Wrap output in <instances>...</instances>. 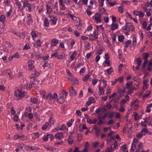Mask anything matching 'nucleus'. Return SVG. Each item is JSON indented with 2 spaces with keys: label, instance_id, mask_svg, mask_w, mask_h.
Here are the masks:
<instances>
[{
  "label": "nucleus",
  "instance_id": "f257e3e1",
  "mask_svg": "<svg viewBox=\"0 0 152 152\" xmlns=\"http://www.w3.org/2000/svg\"><path fill=\"white\" fill-rule=\"evenodd\" d=\"M14 94L17 97H18L19 99H21L24 96V91L19 89L15 91Z\"/></svg>",
  "mask_w": 152,
  "mask_h": 152
},
{
  "label": "nucleus",
  "instance_id": "f03ea898",
  "mask_svg": "<svg viewBox=\"0 0 152 152\" xmlns=\"http://www.w3.org/2000/svg\"><path fill=\"white\" fill-rule=\"evenodd\" d=\"M95 15V19L96 21V23H101L102 19L101 15H100V14H99L98 13H96Z\"/></svg>",
  "mask_w": 152,
  "mask_h": 152
},
{
  "label": "nucleus",
  "instance_id": "7ed1b4c3",
  "mask_svg": "<svg viewBox=\"0 0 152 152\" xmlns=\"http://www.w3.org/2000/svg\"><path fill=\"white\" fill-rule=\"evenodd\" d=\"M34 61L31 60H29L28 61L29 69L31 70L34 68V66L33 65Z\"/></svg>",
  "mask_w": 152,
  "mask_h": 152
},
{
  "label": "nucleus",
  "instance_id": "20e7f679",
  "mask_svg": "<svg viewBox=\"0 0 152 152\" xmlns=\"http://www.w3.org/2000/svg\"><path fill=\"white\" fill-rule=\"evenodd\" d=\"M49 17L50 18V22L51 24L53 25H55L57 21V18L52 16H49Z\"/></svg>",
  "mask_w": 152,
  "mask_h": 152
},
{
  "label": "nucleus",
  "instance_id": "39448f33",
  "mask_svg": "<svg viewBox=\"0 0 152 152\" xmlns=\"http://www.w3.org/2000/svg\"><path fill=\"white\" fill-rule=\"evenodd\" d=\"M99 14H100V15L104 14L106 13V10L104 7H100L99 8Z\"/></svg>",
  "mask_w": 152,
  "mask_h": 152
},
{
  "label": "nucleus",
  "instance_id": "423d86ee",
  "mask_svg": "<svg viewBox=\"0 0 152 152\" xmlns=\"http://www.w3.org/2000/svg\"><path fill=\"white\" fill-rule=\"evenodd\" d=\"M23 7L25 8L26 7H27L28 10L30 12L31 11V5L28 3L24 2L23 3Z\"/></svg>",
  "mask_w": 152,
  "mask_h": 152
},
{
  "label": "nucleus",
  "instance_id": "0eeeda50",
  "mask_svg": "<svg viewBox=\"0 0 152 152\" xmlns=\"http://www.w3.org/2000/svg\"><path fill=\"white\" fill-rule=\"evenodd\" d=\"M51 46H55L57 45V44L58 43V40L56 39H52L51 40Z\"/></svg>",
  "mask_w": 152,
  "mask_h": 152
},
{
  "label": "nucleus",
  "instance_id": "6e6552de",
  "mask_svg": "<svg viewBox=\"0 0 152 152\" xmlns=\"http://www.w3.org/2000/svg\"><path fill=\"white\" fill-rule=\"evenodd\" d=\"M31 15L30 14H29L27 18V22L29 25L33 22L32 19L31 17Z\"/></svg>",
  "mask_w": 152,
  "mask_h": 152
},
{
  "label": "nucleus",
  "instance_id": "1a4fd4ad",
  "mask_svg": "<svg viewBox=\"0 0 152 152\" xmlns=\"http://www.w3.org/2000/svg\"><path fill=\"white\" fill-rule=\"evenodd\" d=\"M69 92L72 95H76L77 92L74 89L73 87H71L69 88Z\"/></svg>",
  "mask_w": 152,
  "mask_h": 152
},
{
  "label": "nucleus",
  "instance_id": "9d476101",
  "mask_svg": "<svg viewBox=\"0 0 152 152\" xmlns=\"http://www.w3.org/2000/svg\"><path fill=\"white\" fill-rule=\"evenodd\" d=\"M150 56V54L148 53H144L143 54V59L145 61H148V58Z\"/></svg>",
  "mask_w": 152,
  "mask_h": 152
},
{
  "label": "nucleus",
  "instance_id": "9b49d317",
  "mask_svg": "<svg viewBox=\"0 0 152 152\" xmlns=\"http://www.w3.org/2000/svg\"><path fill=\"white\" fill-rule=\"evenodd\" d=\"M63 133L62 132H58L56 134L55 137L56 138L60 140L61 137L63 136Z\"/></svg>",
  "mask_w": 152,
  "mask_h": 152
},
{
  "label": "nucleus",
  "instance_id": "f8f14e48",
  "mask_svg": "<svg viewBox=\"0 0 152 152\" xmlns=\"http://www.w3.org/2000/svg\"><path fill=\"white\" fill-rule=\"evenodd\" d=\"M64 99L63 97L61 96L59 97L57 99V102L58 103L60 104H62L64 102Z\"/></svg>",
  "mask_w": 152,
  "mask_h": 152
},
{
  "label": "nucleus",
  "instance_id": "ddd939ff",
  "mask_svg": "<svg viewBox=\"0 0 152 152\" xmlns=\"http://www.w3.org/2000/svg\"><path fill=\"white\" fill-rule=\"evenodd\" d=\"M111 29L114 31L118 28V25L116 24H115L113 23L111 25Z\"/></svg>",
  "mask_w": 152,
  "mask_h": 152
},
{
  "label": "nucleus",
  "instance_id": "4468645a",
  "mask_svg": "<svg viewBox=\"0 0 152 152\" xmlns=\"http://www.w3.org/2000/svg\"><path fill=\"white\" fill-rule=\"evenodd\" d=\"M3 73H4L6 75H9L11 78H12V77H11V72L10 70H5L4 71Z\"/></svg>",
  "mask_w": 152,
  "mask_h": 152
},
{
  "label": "nucleus",
  "instance_id": "2eb2a0df",
  "mask_svg": "<svg viewBox=\"0 0 152 152\" xmlns=\"http://www.w3.org/2000/svg\"><path fill=\"white\" fill-rule=\"evenodd\" d=\"M31 75L32 77H31V78H33L35 77L38 76L39 75V73L38 72H37L36 71H35L34 73L31 74Z\"/></svg>",
  "mask_w": 152,
  "mask_h": 152
},
{
  "label": "nucleus",
  "instance_id": "dca6fc26",
  "mask_svg": "<svg viewBox=\"0 0 152 152\" xmlns=\"http://www.w3.org/2000/svg\"><path fill=\"white\" fill-rule=\"evenodd\" d=\"M99 95H101L102 94L104 95V91L103 89V87L99 86Z\"/></svg>",
  "mask_w": 152,
  "mask_h": 152
},
{
  "label": "nucleus",
  "instance_id": "f3484780",
  "mask_svg": "<svg viewBox=\"0 0 152 152\" xmlns=\"http://www.w3.org/2000/svg\"><path fill=\"white\" fill-rule=\"evenodd\" d=\"M44 25L47 27L49 26V22L48 19L47 18H45Z\"/></svg>",
  "mask_w": 152,
  "mask_h": 152
},
{
  "label": "nucleus",
  "instance_id": "a211bd4d",
  "mask_svg": "<svg viewBox=\"0 0 152 152\" xmlns=\"http://www.w3.org/2000/svg\"><path fill=\"white\" fill-rule=\"evenodd\" d=\"M38 99L35 98H30V102L36 104L37 103Z\"/></svg>",
  "mask_w": 152,
  "mask_h": 152
},
{
  "label": "nucleus",
  "instance_id": "6ab92c4d",
  "mask_svg": "<svg viewBox=\"0 0 152 152\" xmlns=\"http://www.w3.org/2000/svg\"><path fill=\"white\" fill-rule=\"evenodd\" d=\"M98 33L96 32V31H95L93 34L91 35V36L92 37L94 38V39H96L98 38Z\"/></svg>",
  "mask_w": 152,
  "mask_h": 152
},
{
  "label": "nucleus",
  "instance_id": "aec40b11",
  "mask_svg": "<svg viewBox=\"0 0 152 152\" xmlns=\"http://www.w3.org/2000/svg\"><path fill=\"white\" fill-rule=\"evenodd\" d=\"M49 124L48 122H46L44 124L42 127V130H45L47 129V127L49 126Z\"/></svg>",
  "mask_w": 152,
  "mask_h": 152
},
{
  "label": "nucleus",
  "instance_id": "412c9836",
  "mask_svg": "<svg viewBox=\"0 0 152 152\" xmlns=\"http://www.w3.org/2000/svg\"><path fill=\"white\" fill-rule=\"evenodd\" d=\"M68 143L69 145H72L73 142V140L72 139V138H71V137L70 135H69V136L68 139Z\"/></svg>",
  "mask_w": 152,
  "mask_h": 152
},
{
  "label": "nucleus",
  "instance_id": "4be33fe9",
  "mask_svg": "<svg viewBox=\"0 0 152 152\" xmlns=\"http://www.w3.org/2000/svg\"><path fill=\"white\" fill-rule=\"evenodd\" d=\"M50 64H48L47 62L45 61H44L42 64V66L43 67H48V68H50Z\"/></svg>",
  "mask_w": 152,
  "mask_h": 152
},
{
  "label": "nucleus",
  "instance_id": "5701e85b",
  "mask_svg": "<svg viewBox=\"0 0 152 152\" xmlns=\"http://www.w3.org/2000/svg\"><path fill=\"white\" fill-rule=\"evenodd\" d=\"M77 54L76 51L75 50L73 53L70 56L72 60H73L74 59Z\"/></svg>",
  "mask_w": 152,
  "mask_h": 152
},
{
  "label": "nucleus",
  "instance_id": "b1692460",
  "mask_svg": "<svg viewBox=\"0 0 152 152\" xmlns=\"http://www.w3.org/2000/svg\"><path fill=\"white\" fill-rule=\"evenodd\" d=\"M136 61L137 62V64L138 65H140L142 62V61L140 57H138L136 58Z\"/></svg>",
  "mask_w": 152,
  "mask_h": 152
},
{
  "label": "nucleus",
  "instance_id": "393cba45",
  "mask_svg": "<svg viewBox=\"0 0 152 152\" xmlns=\"http://www.w3.org/2000/svg\"><path fill=\"white\" fill-rule=\"evenodd\" d=\"M131 41L130 40H128L125 43V47L127 48L128 47L129 45L131 44Z\"/></svg>",
  "mask_w": 152,
  "mask_h": 152
},
{
  "label": "nucleus",
  "instance_id": "a878e982",
  "mask_svg": "<svg viewBox=\"0 0 152 152\" xmlns=\"http://www.w3.org/2000/svg\"><path fill=\"white\" fill-rule=\"evenodd\" d=\"M132 82H127L126 85V88L127 89H129L130 86L132 85Z\"/></svg>",
  "mask_w": 152,
  "mask_h": 152
},
{
  "label": "nucleus",
  "instance_id": "bb28decb",
  "mask_svg": "<svg viewBox=\"0 0 152 152\" xmlns=\"http://www.w3.org/2000/svg\"><path fill=\"white\" fill-rule=\"evenodd\" d=\"M148 61L144 60L143 63V65L141 67V69H145L146 66V64L147 63Z\"/></svg>",
  "mask_w": 152,
  "mask_h": 152
},
{
  "label": "nucleus",
  "instance_id": "cd10ccee",
  "mask_svg": "<svg viewBox=\"0 0 152 152\" xmlns=\"http://www.w3.org/2000/svg\"><path fill=\"white\" fill-rule=\"evenodd\" d=\"M89 77L88 75H86L84 77H83V80L85 82H86L88 80Z\"/></svg>",
  "mask_w": 152,
  "mask_h": 152
},
{
  "label": "nucleus",
  "instance_id": "c85d7f7f",
  "mask_svg": "<svg viewBox=\"0 0 152 152\" xmlns=\"http://www.w3.org/2000/svg\"><path fill=\"white\" fill-rule=\"evenodd\" d=\"M42 43V42L40 41V40L38 39L36 42L37 45L38 47H41Z\"/></svg>",
  "mask_w": 152,
  "mask_h": 152
},
{
  "label": "nucleus",
  "instance_id": "c756f323",
  "mask_svg": "<svg viewBox=\"0 0 152 152\" xmlns=\"http://www.w3.org/2000/svg\"><path fill=\"white\" fill-rule=\"evenodd\" d=\"M51 6L47 5L46 9L47 12L48 14H50L51 13V11H50V10L51 9Z\"/></svg>",
  "mask_w": 152,
  "mask_h": 152
},
{
  "label": "nucleus",
  "instance_id": "7c9ffc66",
  "mask_svg": "<svg viewBox=\"0 0 152 152\" xmlns=\"http://www.w3.org/2000/svg\"><path fill=\"white\" fill-rule=\"evenodd\" d=\"M124 37L123 36H118V40L119 42H122L123 41Z\"/></svg>",
  "mask_w": 152,
  "mask_h": 152
},
{
  "label": "nucleus",
  "instance_id": "2f4dec72",
  "mask_svg": "<svg viewBox=\"0 0 152 152\" xmlns=\"http://www.w3.org/2000/svg\"><path fill=\"white\" fill-rule=\"evenodd\" d=\"M133 45L134 46L137 44L136 38L135 36H133Z\"/></svg>",
  "mask_w": 152,
  "mask_h": 152
},
{
  "label": "nucleus",
  "instance_id": "473e14b6",
  "mask_svg": "<svg viewBox=\"0 0 152 152\" xmlns=\"http://www.w3.org/2000/svg\"><path fill=\"white\" fill-rule=\"evenodd\" d=\"M65 57V54L64 53H62L60 55H59V56H58V59H62Z\"/></svg>",
  "mask_w": 152,
  "mask_h": 152
},
{
  "label": "nucleus",
  "instance_id": "72a5a7b5",
  "mask_svg": "<svg viewBox=\"0 0 152 152\" xmlns=\"http://www.w3.org/2000/svg\"><path fill=\"white\" fill-rule=\"evenodd\" d=\"M143 135H145V134H142L141 133L138 134L136 135V136L137 138H140L142 137Z\"/></svg>",
  "mask_w": 152,
  "mask_h": 152
},
{
  "label": "nucleus",
  "instance_id": "f704fd0d",
  "mask_svg": "<svg viewBox=\"0 0 152 152\" xmlns=\"http://www.w3.org/2000/svg\"><path fill=\"white\" fill-rule=\"evenodd\" d=\"M5 20V17L4 15H1L0 16V21L1 22H4Z\"/></svg>",
  "mask_w": 152,
  "mask_h": 152
},
{
  "label": "nucleus",
  "instance_id": "c9c22d12",
  "mask_svg": "<svg viewBox=\"0 0 152 152\" xmlns=\"http://www.w3.org/2000/svg\"><path fill=\"white\" fill-rule=\"evenodd\" d=\"M30 48V47L29 46V44L28 43H27L25 45L24 48H23V50H27Z\"/></svg>",
  "mask_w": 152,
  "mask_h": 152
},
{
  "label": "nucleus",
  "instance_id": "e433bc0d",
  "mask_svg": "<svg viewBox=\"0 0 152 152\" xmlns=\"http://www.w3.org/2000/svg\"><path fill=\"white\" fill-rule=\"evenodd\" d=\"M107 72L108 74H110V73L113 71V69L112 67L107 69Z\"/></svg>",
  "mask_w": 152,
  "mask_h": 152
},
{
  "label": "nucleus",
  "instance_id": "4c0bfd02",
  "mask_svg": "<svg viewBox=\"0 0 152 152\" xmlns=\"http://www.w3.org/2000/svg\"><path fill=\"white\" fill-rule=\"evenodd\" d=\"M59 1V3L60 5H61L63 8H64V9H65V7L64 4L63 3V1L62 0H58Z\"/></svg>",
  "mask_w": 152,
  "mask_h": 152
},
{
  "label": "nucleus",
  "instance_id": "58836bf2",
  "mask_svg": "<svg viewBox=\"0 0 152 152\" xmlns=\"http://www.w3.org/2000/svg\"><path fill=\"white\" fill-rule=\"evenodd\" d=\"M148 132V129L145 128L142 129L141 131V133L142 134H145Z\"/></svg>",
  "mask_w": 152,
  "mask_h": 152
},
{
  "label": "nucleus",
  "instance_id": "ea45409f",
  "mask_svg": "<svg viewBox=\"0 0 152 152\" xmlns=\"http://www.w3.org/2000/svg\"><path fill=\"white\" fill-rule=\"evenodd\" d=\"M66 128L65 124H63L61 126V127L59 128V129L61 131H62L65 129Z\"/></svg>",
  "mask_w": 152,
  "mask_h": 152
},
{
  "label": "nucleus",
  "instance_id": "a19ab883",
  "mask_svg": "<svg viewBox=\"0 0 152 152\" xmlns=\"http://www.w3.org/2000/svg\"><path fill=\"white\" fill-rule=\"evenodd\" d=\"M34 84H36V83H32V84H27V86H26L27 88L28 89H30L32 87V85Z\"/></svg>",
  "mask_w": 152,
  "mask_h": 152
},
{
  "label": "nucleus",
  "instance_id": "79ce46f5",
  "mask_svg": "<svg viewBox=\"0 0 152 152\" xmlns=\"http://www.w3.org/2000/svg\"><path fill=\"white\" fill-rule=\"evenodd\" d=\"M151 107V106L150 104H148L146 108H147V110H146V112L147 113H149L151 110L150 109V108Z\"/></svg>",
  "mask_w": 152,
  "mask_h": 152
},
{
  "label": "nucleus",
  "instance_id": "37998d69",
  "mask_svg": "<svg viewBox=\"0 0 152 152\" xmlns=\"http://www.w3.org/2000/svg\"><path fill=\"white\" fill-rule=\"evenodd\" d=\"M78 140L80 141L82 139L83 136L81 134H78L77 135Z\"/></svg>",
  "mask_w": 152,
  "mask_h": 152
},
{
  "label": "nucleus",
  "instance_id": "c03bdc74",
  "mask_svg": "<svg viewBox=\"0 0 152 152\" xmlns=\"http://www.w3.org/2000/svg\"><path fill=\"white\" fill-rule=\"evenodd\" d=\"M134 89V88H131L129 89L128 91V94H131L133 92V90Z\"/></svg>",
  "mask_w": 152,
  "mask_h": 152
},
{
  "label": "nucleus",
  "instance_id": "a18cd8bd",
  "mask_svg": "<svg viewBox=\"0 0 152 152\" xmlns=\"http://www.w3.org/2000/svg\"><path fill=\"white\" fill-rule=\"evenodd\" d=\"M72 83L74 84H77L78 85L79 84L78 80L75 78L72 81Z\"/></svg>",
  "mask_w": 152,
  "mask_h": 152
},
{
  "label": "nucleus",
  "instance_id": "49530a36",
  "mask_svg": "<svg viewBox=\"0 0 152 152\" xmlns=\"http://www.w3.org/2000/svg\"><path fill=\"white\" fill-rule=\"evenodd\" d=\"M118 10L120 13H122L124 11L123 8L122 7L120 6L118 7Z\"/></svg>",
  "mask_w": 152,
  "mask_h": 152
},
{
  "label": "nucleus",
  "instance_id": "de8ad7c7",
  "mask_svg": "<svg viewBox=\"0 0 152 152\" xmlns=\"http://www.w3.org/2000/svg\"><path fill=\"white\" fill-rule=\"evenodd\" d=\"M141 24H142L143 28L144 29H145L146 27L147 26V22L146 21H144L142 23H141Z\"/></svg>",
  "mask_w": 152,
  "mask_h": 152
},
{
  "label": "nucleus",
  "instance_id": "09e8293b",
  "mask_svg": "<svg viewBox=\"0 0 152 152\" xmlns=\"http://www.w3.org/2000/svg\"><path fill=\"white\" fill-rule=\"evenodd\" d=\"M88 100L91 102V103H94L95 102V99L94 98L92 97H89Z\"/></svg>",
  "mask_w": 152,
  "mask_h": 152
},
{
  "label": "nucleus",
  "instance_id": "8fccbe9b",
  "mask_svg": "<svg viewBox=\"0 0 152 152\" xmlns=\"http://www.w3.org/2000/svg\"><path fill=\"white\" fill-rule=\"evenodd\" d=\"M87 122L89 124H93V121L91 118H86Z\"/></svg>",
  "mask_w": 152,
  "mask_h": 152
},
{
  "label": "nucleus",
  "instance_id": "3c124183",
  "mask_svg": "<svg viewBox=\"0 0 152 152\" xmlns=\"http://www.w3.org/2000/svg\"><path fill=\"white\" fill-rule=\"evenodd\" d=\"M14 58H19L20 56L18 52H16L14 55H13Z\"/></svg>",
  "mask_w": 152,
  "mask_h": 152
},
{
  "label": "nucleus",
  "instance_id": "603ef678",
  "mask_svg": "<svg viewBox=\"0 0 152 152\" xmlns=\"http://www.w3.org/2000/svg\"><path fill=\"white\" fill-rule=\"evenodd\" d=\"M20 139H21L22 141L27 140L28 138L27 137L24 135L20 136Z\"/></svg>",
  "mask_w": 152,
  "mask_h": 152
},
{
  "label": "nucleus",
  "instance_id": "864d4df0",
  "mask_svg": "<svg viewBox=\"0 0 152 152\" xmlns=\"http://www.w3.org/2000/svg\"><path fill=\"white\" fill-rule=\"evenodd\" d=\"M12 12V10H10L9 11L7 12L6 13V16L7 17H9L11 14V13Z\"/></svg>",
  "mask_w": 152,
  "mask_h": 152
},
{
  "label": "nucleus",
  "instance_id": "5fc2aeb1",
  "mask_svg": "<svg viewBox=\"0 0 152 152\" xmlns=\"http://www.w3.org/2000/svg\"><path fill=\"white\" fill-rule=\"evenodd\" d=\"M48 139V134L45 135L43 137V140L44 141H47Z\"/></svg>",
  "mask_w": 152,
  "mask_h": 152
},
{
  "label": "nucleus",
  "instance_id": "6e6d98bb",
  "mask_svg": "<svg viewBox=\"0 0 152 152\" xmlns=\"http://www.w3.org/2000/svg\"><path fill=\"white\" fill-rule=\"evenodd\" d=\"M58 56H59V54H58L57 52L53 53L51 55V57L54 56L55 57H57V58L58 57Z\"/></svg>",
  "mask_w": 152,
  "mask_h": 152
},
{
  "label": "nucleus",
  "instance_id": "4d7b16f0",
  "mask_svg": "<svg viewBox=\"0 0 152 152\" xmlns=\"http://www.w3.org/2000/svg\"><path fill=\"white\" fill-rule=\"evenodd\" d=\"M146 94H144V95H143V97H146L148 96L151 94V92L149 91H147L146 92Z\"/></svg>",
  "mask_w": 152,
  "mask_h": 152
},
{
  "label": "nucleus",
  "instance_id": "13d9d810",
  "mask_svg": "<svg viewBox=\"0 0 152 152\" xmlns=\"http://www.w3.org/2000/svg\"><path fill=\"white\" fill-rule=\"evenodd\" d=\"M138 148L137 149H138L140 151V150L141 149H142V143H139L138 145Z\"/></svg>",
  "mask_w": 152,
  "mask_h": 152
},
{
  "label": "nucleus",
  "instance_id": "bf43d9fd",
  "mask_svg": "<svg viewBox=\"0 0 152 152\" xmlns=\"http://www.w3.org/2000/svg\"><path fill=\"white\" fill-rule=\"evenodd\" d=\"M103 39L104 41L107 43L108 45H111L110 42L109 41L107 38H105Z\"/></svg>",
  "mask_w": 152,
  "mask_h": 152
},
{
  "label": "nucleus",
  "instance_id": "052dcab7",
  "mask_svg": "<svg viewBox=\"0 0 152 152\" xmlns=\"http://www.w3.org/2000/svg\"><path fill=\"white\" fill-rule=\"evenodd\" d=\"M51 96H52V94L50 93H49L48 94V95L45 96V98L47 99H48L49 98L50 99H51Z\"/></svg>",
  "mask_w": 152,
  "mask_h": 152
},
{
  "label": "nucleus",
  "instance_id": "680f3d73",
  "mask_svg": "<svg viewBox=\"0 0 152 152\" xmlns=\"http://www.w3.org/2000/svg\"><path fill=\"white\" fill-rule=\"evenodd\" d=\"M103 115V113H98V118L99 120H101L102 119V116Z\"/></svg>",
  "mask_w": 152,
  "mask_h": 152
},
{
  "label": "nucleus",
  "instance_id": "e2e57ef3",
  "mask_svg": "<svg viewBox=\"0 0 152 152\" xmlns=\"http://www.w3.org/2000/svg\"><path fill=\"white\" fill-rule=\"evenodd\" d=\"M102 82L103 83V87L105 88L107 86L106 81L104 80V79L102 80Z\"/></svg>",
  "mask_w": 152,
  "mask_h": 152
},
{
  "label": "nucleus",
  "instance_id": "0e129e2a",
  "mask_svg": "<svg viewBox=\"0 0 152 152\" xmlns=\"http://www.w3.org/2000/svg\"><path fill=\"white\" fill-rule=\"evenodd\" d=\"M44 147L46 149L48 150L49 151H53V149L52 147H48V146H45Z\"/></svg>",
  "mask_w": 152,
  "mask_h": 152
},
{
  "label": "nucleus",
  "instance_id": "69168bd1",
  "mask_svg": "<svg viewBox=\"0 0 152 152\" xmlns=\"http://www.w3.org/2000/svg\"><path fill=\"white\" fill-rule=\"evenodd\" d=\"M57 94L56 93H54L53 94V95H52V96H51V99H56V98H57Z\"/></svg>",
  "mask_w": 152,
  "mask_h": 152
},
{
  "label": "nucleus",
  "instance_id": "338daca9",
  "mask_svg": "<svg viewBox=\"0 0 152 152\" xmlns=\"http://www.w3.org/2000/svg\"><path fill=\"white\" fill-rule=\"evenodd\" d=\"M121 148L122 149H124V150L123 151L124 152L125 151L126 152V150L127 149L126 145V144L123 145L121 146Z\"/></svg>",
  "mask_w": 152,
  "mask_h": 152
},
{
  "label": "nucleus",
  "instance_id": "774afa93",
  "mask_svg": "<svg viewBox=\"0 0 152 152\" xmlns=\"http://www.w3.org/2000/svg\"><path fill=\"white\" fill-rule=\"evenodd\" d=\"M69 17L72 18V19L74 20H75L76 19V17L75 16L71 14H69Z\"/></svg>",
  "mask_w": 152,
  "mask_h": 152
}]
</instances>
